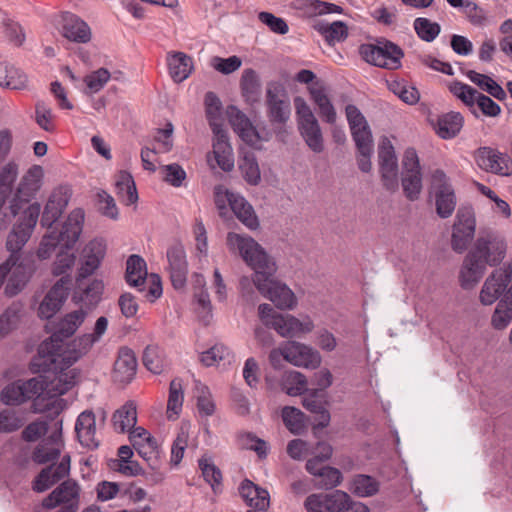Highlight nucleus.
I'll use <instances>...</instances> for the list:
<instances>
[{"instance_id":"48","label":"nucleus","mask_w":512,"mask_h":512,"mask_svg":"<svg viewBox=\"0 0 512 512\" xmlns=\"http://www.w3.org/2000/svg\"><path fill=\"white\" fill-rule=\"evenodd\" d=\"M137 422L136 406L127 402L116 410L112 416L113 427L117 432L124 433L135 426Z\"/></svg>"},{"instance_id":"43","label":"nucleus","mask_w":512,"mask_h":512,"mask_svg":"<svg viewBox=\"0 0 512 512\" xmlns=\"http://www.w3.org/2000/svg\"><path fill=\"white\" fill-rule=\"evenodd\" d=\"M115 192L125 205L134 204L138 200L134 179L127 171H120L115 176Z\"/></svg>"},{"instance_id":"21","label":"nucleus","mask_w":512,"mask_h":512,"mask_svg":"<svg viewBox=\"0 0 512 512\" xmlns=\"http://www.w3.org/2000/svg\"><path fill=\"white\" fill-rule=\"evenodd\" d=\"M56 429L47 438L43 439L34 449L32 459L38 464H47L57 460L64 449L62 439V420L55 424Z\"/></svg>"},{"instance_id":"15","label":"nucleus","mask_w":512,"mask_h":512,"mask_svg":"<svg viewBox=\"0 0 512 512\" xmlns=\"http://www.w3.org/2000/svg\"><path fill=\"white\" fill-rule=\"evenodd\" d=\"M226 115L234 132L246 144L255 148H260L262 142L268 140V133L258 131L250 119L236 106H228L226 109Z\"/></svg>"},{"instance_id":"54","label":"nucleus","mask_w":512,"mask_h":512,"mask_svg":"<svg viewBox=\"0 0 512 512\" xmlns=\"http://www.w3.org/2000/svg\"><path fill=\"white\" fill-rule=\"evenodd\" d=\"M239 170L245 181L253 186H256L261 181L260 168L256 157L252 153H245L239 160Z\"/></svg>"},{"instance_id":"17","label":"nucleus","mask_w":512,"mask_h":512,"mask_svg":"<svg viewBox=\"0 0 512 512\" xmlns=\"http://www.w3.org/2000/svg\"><path fill=\"white\" fill-rule=\"evenodd\" d=\"M432 186L435 191L436 212L441 218L450 217L457 204L454 189L443 171L436 170L432 175Z\"/></svg>"},{"instance_id":"24","label":"nucleus","mask_w":512,"mask_h":512,"mask_svg":"<svg viewBox=\"0 0 512 512\" xmlns=\"http://www.w3.org/2000/svg\"><path fill=\"white\" fill-rule=\"evenodd\" d=\"M269 117L273 122H286L291 113L290 101L283 87L274 84L267 89Z\"/></svg>"},{"instance_id":"16","label":"nucleus","mask_w":512,"mask_h":512,"mask_svg":"<svg viewBox=\"0 0 512 512\" xmlns=\"http://www.w3.org/2000/svg\"><path fill=\"white\" fill-rule=\"evenodd\" d=\"M378 163L381 180L387 190L398 188V161L391 141L384 137L378 146Z\"/></svg>"},{"instance_id":"41","label":"nucleus","mask_w":512,"mask_h":512,"mask_svg":"<svg viewBox=\"0 0 512 512\" xmlns=\"http://www.w3.org/2000/svg\"><path fill=\"white\" fill-rule=\"evenodd\" d=\"M293 7L307 17L343 13L342 7L319 0H294Z\"/></svg>"},{"instance_id":"38","label":"nucleus","mask_w":512,"mask_h":512,"mask_svg":"<svg viewBox=\"0 0 512 512\" xmlns=\"http://www.w3.org/2000/svg\"><path fill=\"white\" fill-rule=\"evenodd\" d=\"M345 113L354 142L373 139L365 117L356 106L347 105Z\"/></svg>"},{"instance_id":"19","label":"nucleus","mask_w":512,"mask_h":512,"mask_svg":"<svg viewBox=\"0 0 512 512\" xmlns=\"http://www.w3.org/2000/svg\"><path fill=\"white\" fill-rule=\"evenodd\" d=\"M284 351L285 360L294 366L316 369L321 365L320 353L307 344L289 341L284 344Z\"/></svg>"},{"instance_id":"55","label":"nucleus","mask_w":512,"mask_h":512,"mask_svg":"<svg viewBox=\"0 0 512 512\" xmlns=\"http://www.w3.org/2000/svg\"><path fill=\"white\" fill-rule=\"evenodd\" d=\"M350 490L358 497H370L379 491V482L369 475H356L351 483Z\"/></svg>"},{"instance_id":"26","label":"nucleus","mask_w":512,"mask_h":512,"mask_svg":"<svg viewBox=\"0 0 512 512\" xmlns=\"http://www.w3.org/2000/svg\"><path fill=\"white\" fill-rule=\"evenodd\" d=\"M308 92L321 119L328 124L334 125L337 120V112L328 94L327 87L322 82L316 81L309 85Z\"/></svg>"},{"instance_id":"46","label":"nucleus","mask_w":512,"mask_h":512,"mask_svg":"<svg viewBox=\"0 0 512 512\" xmlns=\"http://www.w3.org/2000/svg\"><path fill=\"white\" fill-rule=\"evenodd\" d=\"M205 110L213 133L224 132V118L220 99L213 92L205 95Z\"/></svg>"},{"instance_id":"58","label":"nucleus","mask_w":512,"mask_h":512,"mask_svg":"<svg viewBox=\"0 0 512 512\" xmlns=\"http://www.w3.org/2000/svg\"><path fill=\"white\" fill-rule=\"evenodd\" d=\"M283 389L290 396H298L308 391L307 378L298 371H290L285 374L282 382Z\"/></svg>"},{"instance_id":"27","label":"nucleus","mask_w":512,"mask_h":512,"mask_svg":"<svg viewBox=\"0 0 512 512\" xmlns=\"http://www.w3.org/2000/svg\"><path fill=\"white\" fill-rule=\"evenodd\" d=\"M80 488L76 481L68 479L55 488L42 502V506L53 509L60 504L78 506Z\"/></svg>"},{"instance_id":"33","label":"nucleus","mask_w":512,"mask_h":512,"mask_svg":"<svg viewBox=\"0 0 512 512\" xmlns=\"http://www.w3.org/2000/svg\"><path fill=\"white\" fill-rule=\"evenodd\" d=\"M494 304L490 325L497 331H503L512 322V293L505 289Z\"/></svg>"},{"instance_id":"34","label":"nucleus","mask_w":512,"mask_h":512,"mask_svg":"<svg viewBox=\"0 0 512 512\" xmlns=\"http://www.w3.org/2000/svg\"><path fill=\"white\" fill-rule=\"evenodd\" d=\"M137 360L134 352L122 347L114 364V379L120 383H129L135 376Z\"/></svg>"},{"instance_id":"53","label":"nucleus","mask_w":512,"mask_h":512,"mask_svg":"<svg viewBox=\"0 0 512 512\" xmlns=\"http://www.w3.org/2000/svg\"><path fill=\"white\" fill-rule=\"evenodd\" d=\"M466 76L472 81L475 85H477L481 90L487 92L492 97L503 100L506 97V93L504 89L491 77L478 73L476 71L470 70L466 73Z\"/></svg>"},{"instance_id":"64","label":"nucleus","mask_w":512,"mask_h":512,"mask_svg":"<svg viewBox=\"0 0 512 512\" xmlns=\"http://www.w3.org/2000/svg\"><path fill=\"white\" fill-rule=\"evenodd\" d=\"M449 89L455 97H457L470 108H473L476 105L477 98L480 94V92H478L473 87L460 81L452 82L449 86Z\"/></svg>"},{"instance_id":"8","label":"nucleus","mask_w":512,"mask_h":512,"mask_svg":"<svg viewBox=\"0 0 512 512\" xmlns=\"http://www.w3.org/2000/svg\"><path fill=\"white\" fill-rule=\"evenodd\" d=\"M294 107L301 137L313 152L321 153L324 150V138L314 112L306 100L300 96L294 99Z\"/></svg>"},{"instance_id":"59","label":"nucleus","mask_w":512,"mask_h":512,"mask_svg":"<svg viewBox=\"0 0 512 512\" xmlns=\"http://www.w3.org/2000/svg\"><path fill=\"white\" fill-rule=\"evenodd\" d=\"M17 178V168L13 164L6 165L0 171V209L12 194L13 184Z\"/></svg>"},{"instance_id":"10","label":"nucleus","mask_w":512,"mask_h":512,"mask_svg":"<svg viewBox=\"0 0 512 512\" xmlns=\"http://www.w3.org/2000/svg\"><path fill=\"white\" fill-rule=\"evenodd\" d=\"M505 289L512 293V257L485 278L478 300L483 306H492Z\"/></svg>"},{"instance_id":"30","label":"nucleus","mask_w":512,"mask_h":512,"mask_svg":"<svg viewBox=\"0 0 512 512\" xmlns=\"http://www.w3.org/2000/svg\"><path fill=\"white\" fill-rule=\"evenodd\" d=\"M75 432L82 446L89 449H95L99 446V440L96 437V419L92 411H83L78 416Z\"/></svg>"},{"instance_id":"20","label":"nucleus","mask_w":512,"mask_h":512,"mask_svg":"<svg viewBox=\"0 0 512 512\" xmlns=\"http://www.w3.org/2000/svg\"><path fill=\"white\" fill-rule=\"evenodd\" d=\"M70 284L71 278L64 276L52 286L39 305L40 318L50 319L60 310L68 296Z\"/></svg>"},{"instance_id":"4","label":"nucleus","mask_w":512,"mask_h":512,"mask_svg":"<svg viewBox=\"0 0 512 512\" xmlns=\"http://www.w3.org/2000/svg\"><path fill=\"white\" fill-rule=\"evenodd\" d=\"M86 315L83 309L72 311L57 323L55 331L39 345L37 355L31 360L32 372L47 371L49 366L55 364L57 351H61L64 340L71 337L82 325Z\"/></svg>"},{"instance_id":"32","label":"nucleus","mask_w":512,"mask_h":512,"mask_svg":"<svg viewBox=\"0 0 512 512\" xmlns=\"http://www.w3.org/2000/svg\"><path fill=\"white\" fill-rule=\"evenodd\" d=\"M105 244L102 240L90 241L83 250V261L79 269V277L86 278L99 267L105 255Z\"/></svg>"},{"instance_id":"5","label":"nucleus","mask_w":512,"mask_h":512,"mask_svg":"<svg viewBox=\"0 0 512 512\" xmlns=\"http://www.w3.org/2000/svg\"><path fill=\"white\" fill-rule=\"evenodd\" d=\"M227 246L233 253H238L244 262L254 271L253 278L264 274H275L277 265L264 248L251 236L229 232Z\"/></svg>"},{"instance_id":"23","label":"nucleus","mask_w":512,"mask_h":512,"mask_svg":"<svg viewBox=\"0 0 512 512\" xmlns=\"http://www.w3.org/2000/svg\"><path fill=\"white\" fill-rule=\"evenodd\" d=\"M478 166L488 172L509 176L512 174V160L502 152L489 147L480 148L476 153Z\"/></svg>"},{"instance_id":"25","label":"nucleus","mask_w":512,"mask_h":512,"mask_svg":"<svg viewBox=\"0 0 512 512\" xmlns=\"http://www.w3.org/2000/svg\"><path fill=\"white\" fill-rule=\"evenodd\" d=\"M70 200L68 187L60 186L52 191L44 207L41 225L50 228L62 215Z\"/></svg>"},{"instance_id":"51","label":"nucleus","mask_w":512,"mask_h":512,"mask_svg":"<svg viewBox=\"0 0 512 512\" xmlns=\"http://www.w3.org/2000/svg\"><path fill=\"white\" fill-rule=\"evenodd\" d=\"M23 316V305L19 302H13L0 315V336L5 337L16 329Z\"/></svg>"},{"instance_id":"50","label":"nucleus","mask_w":512,"mask_h":512,"mask_svg":"<svg viewBox=\"0 0 512 512\" xmlns=\"http://www.w3.org/2000/svg\"><path fill=\"white\" fill-rule=\"evenodd\" d=\"M241 94L245 101L254 103L261 94V83L258 74L253 69H245L240 79Z\"/></svg>"},{"instance_id":"9","label":"nucleus","mask_w":512,"mask_h":512,"mask_svg":"<svg viewBox=\"0 0 512 512\" xmlns=\"http://www.w3.org/2000/svg\"><path fill=\"white\" fill-rule=\"evenodd\" d=\"M275 274H264L259 278H252L257 290L278 309L291 311L297 308L298 298L293 290L285 283L276 280Z\"/></svg>"},{"instance_id":"61","label":"nucleus","mask_w":512,"mask_h":512,"mask_svg":"<svg viewBox=\"0 0 512 512\" xmlns=\"http://www.w3.org/2000/svg\"><path fill=\"white\" fill-rule=\"evenodd\" d=\"M230 356V349L222 343H216L200 354V361L206 367L217 366Z\"/></svg>"},{"instance_id":"7","label":"nucleus","mask_w":512,"mask_h":512,"mask_svg":"<svg viewBox=\"0 0 512 512\" xmlns=\"http://www.w3.org/2000/svg\"><path fill=\"white\" fill-rule=\"evenodd\" d=\"M214 199L221 217H228L229 206L237 219L248 229L256 230L259 227V220L253 207L240 194L219 185L214 189Z\"/></svg>"},{"instance_id":"14","label":"nucleus","mask_w":512,"mask_h":512,"mask_svg":"<svg viewBox=\"0 0 512 512\" xmlns=\"http://www.w3.org/2000/svg\"><path fill=\"white\" fill-rule=\"evenodd\" d=\"M96 343L95 339L90 334H84L75 338L71 343H64V347L61 351H57V356L55 357V364L53 366H49L48 370H58L61 371H74L76 374V370L72 369L71 366L83 355L87 354L92 346Z\"/></svg>"},{"instance_id":"2","label":"nucleus","mask_w":512,"mask_h":512,"mask_svg":"<svg viewBox=\"0 0 512 512\" xmlns=\"http://www.w3.org/2000/svg\"><path fill=\"white\" fill-rule=\"evenodd\" d=\"M37 377L22 381L25 388L26 401L33 400L32 411L34 413H49L50 416H58L67 405L60 398L76 383L77 375L74 371L48 370L37 372Z\"/></svg>"},{"instance_id":"56","label":"nucleus","mask_w":512,"mask_h":512,"mask_svg":"<svg viewBox=\"0 0 512 512\" xmlns=\"http://www.w3.org/2000/svg\"><path fill=\"white\" fill-rule=\"evenodd\" d=\"M196 406L199 414L204 417L212 416L216 411V404L209 388L201 383L195 387Z\"/></svg>"},{"instance_id":"35","label":"nucleus","mask_w":512,"mask_h":512,"mask_svg":"<svg viewBox=\"0 0 512 512\" xmlns=\"http://www.w3.org/2000/svg\"><path fill=\"white\" fill-rule=\"evenodd\" d=\"M83 222L84 211L82 209H75L68 215L61 232L58 233L59 238L63 241L64 248L70 249L78 241Z\"/></svg>"},{"instance_id":"37","label":"nucleus","mask_w":512,"mask_h":512,"mask_svg":"<svg viewBox=\"0 0 512 512\" xmlns=\"http://www.w3.org/2000/svg\"><path fill=\"white\" fill-rule=\"evenodd\" d=\"M239 493L244 501L257 510H266L270 505V497L267 490L245 479L239 486Z\"/></svg>"},{"instance_id":"52","label":"nucleus","mask_w":512,"mask_h":512,"mask_svg":"<svg viewBox=\"0 0 512 512\" xmlns=\"http://www.w3.org/2000/svg\"><path fill=\"white\" fill-rule=\"evenodd\" d=\"M191 428H192V424L188 420H182L179 425L177 436H176V438L173 442L172 448H171V460L170 461L175 466L181 462V460L184 456V451L188 445V439H189Z\"/></svg>"},{"instance_id":"31","label":"nucleus","mask_w":512,"mask_h":512,"mask_svg":"<svg viewBox=\"0 0 512 512\" xmlns=\"http://www.w3.org/2000/svg\"><path fill=\"white\" fill-rule=\"evenodd\" d=\"M63 36L70 41L87 43L91 40L92 32L89 25L73 13L63 14Z\"/></svg>"},{"instance_id":"62","label":"nucleus","mask_w":512,"mask_h":512,"mask_svg":"<svg viewBox=\"0 0 512 512\" xmlns=\"http://www.w3.org/2000/svg\"><path fill=\"white\" fill-rule=\"evenodd\" d=\"M282 419L287 429L293 434H300L305 428V415L297 408L284 407Z\"/></svg>"},{"instance_id":"47","label":"nucleus","mask_w":512,"mask_h":512,"mask_svg":"<svg viewBox=\"0 0 512 512\" xmlns=\"http://www.w3.org/2000/svg\"><path fill=\"white\" fill-rule=\"evenodd\" d=\"M198 466L204 480L211 486L215 494L222 491V473L215 465L212 456L204 454L198 460Z\"/></svg>"},{"instance_id":"49","label":"nucleus","mask_w":512,"mask_h":512,"mask_svg":"<svg viewBox=\"0 0 512 512\" xmlns=\"http://www.w3.org/2000/svg\"><path fill=\"white\" fill-rule=\"evenodd\" d=\"M27 81V76L20 69L0 62V86L20 90L26 87Z\"/></svg>"},{"instance_id":"13","label":"nucleus","mask_w":512,"mask_h":512,"mask_svg":"<svg viewBox=\"0 0 512 512\" xmlns=\"http://www.w3.org/2000/svg\"><path fill=\"white\" fill-rule=\"evenodd\" d=\"M476 232V216L471 207H462L457 211L452 226L451 247L457 253H463L471 243Z\"/></svg>"},{"instance_id":"44","label":"nucleus","mask_w":512,"mask_h":512,"mask_svg":"<svg viewBox=\"0 0 512 512\" xmlns=\"http://www.w3.org/2000/svg\"><path fill=\"white\" fill-rule=\"evenodd\" d=\"M389 91L396 95L401 101L408 105H415L420 100L418 89L408 81L401 78H391L386 80Z\"/></svg>"},{"instance_id":"63","label":"nucleus","mask_w":512,"mask_h":512,"mask_svg":"<svg viewBox=\"0 0 512 512\" xmlns=\"http://www.w3.org/2000/svg\"><path fill=\"white\" fill-rule=\"evenodd\" d=\"M462 9L468 21L473 26L485 27L490 23L488 12L484 8L480 7L476 2L466 0Z\"/></svg>"},{"instance_id":"40","label":"nucleus","mask_w":512,"mask_h":512,"mask_svg":"<svg viewBox=\"0 0 512 512\" xmlns=\"http://www.w3.org/2000/svg\"><path fill=\"white\" fill-rule=\"evenodd\" d=\"M184 403V383L181 378H175L170 382L166 417L168 420H177L183 409Z\"/></svg>"},{"instance_id":"12","label":"nucleus","mask_w":512,"mask_h":512,"mask_svg":"<svg viewBox=\"0 0 512 512\" xmlns=\"http://www.w3.org/2000/svg\"><path fill=\"white\" fill-rule=\"evenodd\" d=\"M125 279L130 286L138 287L140 291L142 290L140 286L148 279L151 286L145 297L150 302H154L160 297V276L155 273L148 276L146 263L140 256L134 254L127 259Z\"/></svg>"},{"instance_id":"57","label":"nucleus","mask_w":512,"mask_h":512,"mask_svg":"<svg viewBox=\"0 0 512 512\" xmlns=\"http://www.w3.org/2000/svg\"><path fill=\"white\" fill-rule=\"evenodd\" d=\"M258 316L264 326L274 329L279 334L286 314L279 313L270 304L263 303L258 307Z\"/></svg>"},{"instance_id":"39","label":"nucleus","mask_w":512,"mask_h":512,"mask_svg":"<svg viewBox=\"0 0 512 512\" xmlns=\"http://www.w3.org/2000/svg\"><path fill=\"white\" fill-rule=\"evenodd\" d=\"M167 66L170 77L174 82L180 83L187 79L193 70L192 59L182 52L169 54Z\"/></svg>"},{"instance_id":"6","label":"nucleus","mask_w":512,"mask_h":512,"mask_svg":"<svg viewBox=\"0 0 512 512\" xmlns=\"http://www.w3.org/2000/svg\"><path fill=\"white\" fill-rule=\"evenodd\" d=\"M44 172L39 165L32 166L22 177L15 193L9 201V213H3L0 217V230H6L13 218L17 219L27 208L26 204L31 205L30 201L35 197L42 186Z\"/></svg>"},{"instance_id":"36","label":"nucleus","mask_w":512,"mask_h":512,"mask_svg":"<svg viewBox=\"0 0 512 512\" xmlns=\"http://www.w3.org/2000/svg\"><path fill=\"white\" fill-rule=\"evenodd\" d=\"M315 328V323L309 315L296 317L286 314L279 335L284 338H300L310 334Z\"/></svg>"},{"instance_id":"11","label":"nucleus","mask_w":512,"mask_h":512,"mask_svg":"<svg viewBox=\"0 0 512 512\" xmlns=\"http://www.w3.org/2000/svg\"><path fill=\"white\" fill-rule=\"evenodd\" d=\"M362 58L375 66L386 69H398L403 57L402 50L389 41L378 42L377 45L364 44L360 47Z\"/></svg>"},{"instance_id":"3","label":"nucleus","mask_w":512,"mask_h":512,"mask_svg":"<svg viewBox=\"0 0 512 512\" xmlns=\"http://www.w3.org/2000/svg\"><path fill=\"white\" fill-rule=\"evenodd\" d=\"M505 238L494 233L479 234L466 254L459 272L463 289H473L481 281L488 267L499 268L507 256Z\"/></svg>"},{"instance_id":"29","label":"nucleus","mask_w":512,"mask_h":512,"mask_svg":"<svg viewBox=\"0 0 512 512\" xmlns=\"http://www.w3.org/2000/svg\"><path fill=\"white\" fill-rule=\"evenodd\" d=\"M191 284L194 289L196 311L200 320L207 325L211 322L213 315L210 297L205 290L206 281L204 276L199 273H194L191 276Z\"/></svg>"},{"instance_id":"42","label":"nucleus","mask_w":512,"mask_h":512,"mask_svg":"<svg viewBox=\"0 0 512 512\" xmlns=\"http://www.w3.org/2000/svg\"><path fill=\"white\" fill-rule=\"evenodd\" d=\"M307 471L319 478L321 481L318 486L324 489H332L338 486L342 482V474L341 472L333 467H316V459H309L306 463Z\"/></svg>"},{"instance_id":"28","label":"nucleus","mask_w":512,"mask_h":512,"mask_svg":"<svg viewBox=\"0 0 512 512\" xmlns=\"http://www.w3.org/2000/svg\"><path fill=\"white\" fill-rule=\"evenodd\" d=\"M170 278L176 290H182L186 284L187 262L184 249L181 245L173 246L167 252Z\"/></svg>"},{"instance_id":"22","label":"nucleus","mask_w":512,"mask_h":512,"mask_svg":"<svg viewBox=\"0 0 512 512\" xmlns=\"http://www.w3.org/2000/svg\"><path fill=\"white\" fill-rule=\"evenodd\" d=\"M71 458L69 454H64L58 464H52L43 468L33 481L32 488L38 493H42L60 480L67 477L70 473Z\"/></svg>"},{"instance_id":"45","label":"nucleus","mask_w":512,"mask_h":512,"mask_svg":"<svg viewBox=\"0 0 512 512\" xmlns=\"http://www.w3.org/2000/svg\"><path fill=\"white\" fill-rule=\"evenodd\" d=\"M464 118L459 112L441 115L436 124V132L442 139L454 138L462 129Z\"/></svg>"},{"instance_id":"60","label":"nucleus","mask_w":512,"mask_h":512,"mask_svg":"<svg viewBox=\"0 0 512 512\" xmlns=\"http://www.w3.org/2000/svg\"><path fill=\"white\" fill-rule=\"evenodd\" d=\"M17 178V168L13 164L6 165L0 171V209L12 194L13 184Z\"/></svg>"},{"instance_id":"1","label":"nucleus","mask_w":512,"mask_h":512,"mask_svg":"<svg viewBox=\"0 0 512 512\" xmlns=\"http://www.w3.org/2000/svg\"><path fill=\"white\" fill-rule=\"evenodd\" d=\"M40 212L41 205L38 202H33V204L27 206L7 235L6 248L11 254L0 265V288L8 274H10L5 286V294L9 297L20 293L34 273L33 265L28 261L21 260L19 252L31 238Z\"/></svg>"},{"instance_id":"18","label":"nucleus","mask_w":512,"mask_h":512,"mask_svg":"<svg viewBox=\"0 0 512 512\" xmlns=\"http://www.w3.org/2000/svg\"><path fill=\"white\" fill-rule=\"evenodd\" d=\"M206 161L210 169L217 167L225 172L234 168V154L227 132L213 133L212 150L207 153Z\"/></svg>"}]
</instances>
